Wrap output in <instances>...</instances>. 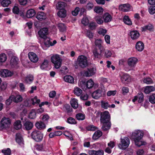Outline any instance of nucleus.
<instances>
[{"mask_svg":"<svg viewBox=\"0 0 155 155\" xmlns=\"http://www.w3.org/2000/svg\"><path fill=\"white\" fill-rule=\"evenodd\" d=\"M101 89H98L94 91L92 94L93 98L95 99H98L104 94Z\"/></svg>","mask_w":155,"mask_h":155,"instance_id":"f8f14e48","label":"nucleus"},{"mask_svg":"<svg viewBox=\"0 0 155 155\" xmlns=\"http://www.w3.org/2000/svg\"><path fill=\"white\" fill-rule=\"evenodd\" d=\"M101 107L104 109H107L110 107V104L107 101H101Z\"/></svg>","mask_w":155,"mask_h":155,"instance_id":"a18cd8bd","label":"nucleus"},{"mask_svg":"<svg viewBox=\"0 0 155 155\" xmlns=\"http://www.w3.org/2000/svg\"><path fill=\"white\" fill-rule=\"evenodd\" d=\"M88 25L89 29L92 30H95L97 26V24L94 21L91 22Z\"/></svg>","mask_w":155,"mask_h":155,"instance_id":"ea45409f","label":"nucleus"},{"mask_svg":"<svg viewBox=\"0 0 155 155\" xmlns=\"http://www.w3.org/2000/svg\"><path fill=\"white\" fill-rule=\"evenodd\" d=\"M78 85L79 87L82 88L83 90L87 89L86 83L83 81H79Z\"/></svg>","mask_w":155,"mask_h":155,"instance_id":"49530a36","label":"nucleus"},{"mask_svg":"<svg viewBox=\"0 0 155 155\" xmlns=\"http://www.w3.org/2000/svg\"><path fill=\"white\" fill-rule=\"evenodd\" d=\"M94 84V82L92 79H90L86 83L87 88L90 89L92 88Z\"/></svg>","mask_w":155,"mask_h":155,"instance_id":"09e8293b","label":"nucleus"},{"mask_svg":"<svg viewBox=\"0 0 155 155\" xmlns=\"http://www.w3.org/2000/svg\"><path fill=\"white\" fill-rule=\"evenodd\" d=\"M94 19L96 22L99 25H101L104 22L102 17L101 16H97L94 18Z\"/></svg>","mask_w":155,"mask_h":155,"instance_id":"37998d69","label":"nucleus"},{"mask_svg":"<svg viewBox=\"0 0 155 155\" xmlns=\"http://www.w3.org/2000/svg\"><path fill=\"white\" fill-rule=\"evenodd\" d=\"M97 117H99L101 115L100 121L102 123H105L109 122L110 120V115L109 112L105 111L100 113L97 112L96 114Z\"/></svg>","mask_w":155,"mask_h":155,"instance_id":"7ed1b4c3","label":"nucleus"},{"mask_svg":"<svg viewBox=\"0 0 155 155\" xmlns=\"http://www.w3.org/2000/svg\"><path fill=\"white\" fill-rule=\"evenodd\" d=\"M58 28L60 31L61 32H64L66 30V27L64 24L59 23L58 24Z\"/></svg>","mask_w":155,"mask_h":155,"instance_id":"4d7b16f0","label":"nucleus"},{"mask_svg":"<svg viewBox=\"0 0 155 155\" xmlns=\"http://www.w3.org/2000/svg\"><path fill=\"white\" fill-rule=\"evenodd\" d=\"M144 48L143 43L141 41H137L135 45V48L139 51H143Z\"/></svg>","mask_w":155,"mask_h":155,"instance_id":"a211bd4d","label":"nucleus"},{"mask_svg":"<svg viewBox=\"0 0 155 155\" xmlns=\"http://www.w3.org/2000/svg\"><path fill=\"white\" fill-rule=\"evenodd\" d=\"M24 126L27 130H30L32 129L33 126V124L30 121H26L24 124Z\"/></svg>","mask_w":155,"mask_h":155,"instance_id":"f704fd0d","label":"nucleus"},{"mask_svg":"<svg viewBox=\"0 0 155 155\" xmlns=\"http://www.w3.org/2000/svg\"><path fill=\"white\" fill-rule=\"evenodd\" d=\"M11 123V119L8 117H3L0 121V130H5L10 127Z\"/></svg>","mask_w":155,"mask_h":155,"instance_id":"20e7f679","label":"nucleus"},{"mask_svg":"<svg viewBox=\"0 0 155 155\" xmlns=\"http://www.w3.org/2000/svg\"><path fill=\"white\" fill-rule=\"evenodd\" d=\"M143 133L142 130H136L132 133L131 138L133 139L135 144L138 147L145 145L146 142L141 140L143 136Z\"/></svg>","mask_w":155,"mask_h":155,"instance_id":"f257e3e1","label":"nucleus"},{"mask_svg":"<svg viewBox=\"0 0 155 155\" xmlns=\"http://www.w3.org/2000/svg\"><path fill=\"white\" fill-rule=\"evenodd\" d=\"M21 122L20 120L16 121L14 124V128L16 130L20 129L21 128Z\"/></svg>","mask_w":155,"mask_h":155,"instance_id":"de8ad7c7","label":"nucleus"},{"mask_svg":"<svg viewBox=\"0 0 155 155\" xmlns=\"http://www.w3.org/2000/svg\"><path fill=\"white\" fill-rule=\"evenodd\" d=\"M31 101H32V104L33 105L35 104H38L40 102V100L38 99L36 96L35 97L31 99Z\"/></svg>","mask_w":155,"mask_h":155,"instance_id":"0e129e2a","label":"nucleus"},{"mask_svg":"<svg viewBox=\"0 0 155 155\" xmlns=\"http://www.w3.org/2000/svg\"><path fill=\"white\" fill-rule=\"evenodd\" d=\"M36 117V112L34 110H32L29 114V117L31 119H34Z\"/></svg>","mask_w":155,"mask_h":155,"instance_id":"5fc2aeb1","label":"nucleus"},{"mask_svg":"<svg viewBox=\"0 0 155 155\" xmlns=\"http://www.w3.org/2000/svg\"><path fill=\"white\" fill-rule=\"evenodd\" d=\"M48 61L47 60H45L40 66L42 69H45L48 67Z\"/></svg>","mask_w":155,"mask_h":155,"instance_id":"8fccbe9b","label":"nucleus"},{"mask_svg":"<svg viewBox=\"0 0 155 155\" xmlns=\"http://www.w3.org/2000/svg\"><path fill=\"white\" fill-rule=\"evenodd\" d=\"M70 104L72 107L74 109H76L78 107V100L74 98H72L70 101Z\"/></svg>","mask_w":155,"mask_h":155,"instance_id":"412c9836","label":"nucleus"},{"mask_svg":"<svg viewBox=\"0 0 155 155\" xmlns=\"http://www.w3.org/2000/svg\"><path fill=\"white\" fill-rule=\"evenodd\" d=\"M119 8L122 11L127 12L130 11L132 9V7L129 4H125L120 5Z\"/></svg>","mask_w":155,"mask_h":155,"instance_id":"9b49d317","label":"nucleus"},{"mask_svg":"<svg viewBox=\"0 0 155 155\" xmlns=\"http://www.w3.org/2000/svg\"><path fill=\"white\" fill-rule=\"evenodd\" d=\"M153 86H147L144 88V92L146 94H148L153 91Z\"/></svg>","mask_w":155,"mask_h":155,"instance_id":"a19ab883","label":"nucleus"},{"mask_svg":"<svg viewBox=\"0 0 155 155\" xmlns=\"http://www.w3.org/2000/svg\"><path fill=\"white\" fill-rule=\"evenodd\" d=\"M96 69L95 67L88 69L85 71L84 75L86 77H90L94 75L96 72Z\"/></svg>","mask_w":155,"mask_h":155,"instance_id":"dca6fc26","label":"nucleus"},{"mask_svg":"<svg viewBox=\"0 0 155 155\" xmlns=\"http://www.w3.org/2000/svg\"><path fill=\"white\" fill-rule=\"evenodd\" d=\"M36 18L40 21L45 19L46 18V14L43 12H38Z\"/></svg>","mask_w":155,"mask_h":155,"instance_id":"bb28decb","label":"nucleus"},{"mask_svg":"<svg viewBox=\"0 0 155 155\" xmlns=\"http://www.w3.org/2000/svg\"><path fill=\"white\" fill-rule=\"evenodd\" d=\"M51 61L54 64V67L56 69L59 68L61 65L62 60L58 54L53 55L51 58Z\"/></svg>","mask_w":155,"mask_h":155,"instance_id":"39448f33","label":"nucleus"},{"mask_svg":"<svg viewBox=\"0 0 155 155\" xmlns=\"http://www.w3.org/2000/svg\"><path fill=\"white\" fill-rule=\"evenodd\" d=\"M120 79L122 82L124 84H127L130 81V76L126 74L120 72Z\"/></svg>","mask_w":155,"mask_h":155,"instance_id":"1a4fd4ad","label":"nucleus"},{"mask_svg":"<svg viewBox=\"0 0 155 155\" xmlns=\"http://www.w3.org/2000/svg\"><path fill=\"white\" fill-rule=\"evenodd\" d=\"M57 15L60 18H64L67 15L66 10L65 9L59 10L57 13Z\"/></svg>","mask_w":155,"mask_h":155,"instance_id":"2f4dec72","label":"nucleus"},{"mask_svg":"<svg viewBox=\"0 0 155 155\" xmlns=\"http://www.w3.org/2000/svg\"><path fill=\"white\" fill-rule=\"evenodd\" d=\"M130 35L132 40H136L140 36V33L137 30H133L130 32Z\"/></svg>","mask_w":155,"mask_h":155,"instance_id":"f3484780","label":"nucleus"},{"mask_svg":"<svg viewBox=\"0 0 155 155\" xmlns=\"http://www.w3.org/2000/svg\"><path fill=\"white\" fill-rule=\"evenodd\" d=\"M16 142L20 145L23 144V140L21 135L20 133H17L16 135Z\"/></svg>","mask_w":155,"mask_h":155,"instance_id":"a878e982","label":"nucleus"},{"mask_svg":"<svg viewBox=\"0 0 155 155\" xmlns=\"http://www.w3.org/2000/svg\"><path fill=\"white\" fill-rule=\"evenodd\" d=\"M81 22L82 24L84 26L88 25L89 23L88 18L87 16L84 17L81 20Z\"/></svg>","mask_w":155,"mask_h":155,"instance_id":"79ce46f5","label":"nucleus"},{"mask_svg":"<svg viewBox=\"0 0 155 155\" xmlns=\"http://www.w3.org/2000/svg\"><path fill=\"white\" fill-rule=\"evenodd\" d=\"M10 98H12L13 99V101L15 103L20 102L23 99L21 96L19 95H17L16 96L12 95L10 96Z\"/></svg>","mask_w":155,"mask_h":155,"instance_id":"b1692460","label":"nucleus"},{"mask_svg":"<svg viewBox=\"0 0 155 155\" xmlns=\"http://www.w3.org/2000/svg\"><path fill=\"white\" fill-rule=\"evenodd\" d=\"M138 62V60L136 58L132 57L129 58L127 61L128 66H125L124 69L127 71L134 70Z\"/></svg>","mask_w":155,"mask_h":155,"instance_id":"f03ea898","label":"nucleus"},{"mask_svg":"<svg viewBox=\"0 0 155 155\" xmlns=\"http://www.w3.org/2000/svg\"><path fill=\"white\" fill-rule=\"evenodd\" d=\"M76 117L78 120H83L85 118V115L82 113H78L76 115Z\"/></svg>","mask_w":155,"mask_h":155,"instance_id":"3c124183","label":"nucleus"},{"mask_svg":"<svg viewBox=\"0 0 155 155\" xmlns=\"http://www.w3.org/2000/svg\"><path fill=\"white\" fill-rule=\"evenodd\" d=\"M13 74L12 72L7 69H2L0 71V75L2 77H10Z\"/></svg>","mask_w":155,"mask_h":155,"instance_id":"ddd939ff","label":"nucleus"},{"mask_svg":"<svg viewBox=\"0 0 155 155\" xmlns=\"http://www.w3.org/2000/svg\"><path fill=\"white\" fill-rule=\"evenodd\" d=\"M103 18L105 22H108L111 21L112 17L108 13H105L103 15Z\"/></svg>","mask_w":155,"mask_h":155,"instance_id":"cd10ccee","label":"nucleus"},{"mask_svg":"<svg viewBox=\"0 0 155 155\" xmlns=\"http://www.w3.org/2000/svg\"><path fill=\"white\" fill-rule=\"evenodd\" d=\"M148 11L150 14L151 15H153L155 13V6H150L148 8Z\"/></svg>","mask_w":155,"mask_h":155,"instance_id":"e2e57ef3","label":"nucleus"},{"mask_svg":"<svg viewBox=\"0 0 155 155\" xmlns=\"http://www.w3.org/2000/svg\"><path fill=\"white\" fill-rule=\"evenodd\" d=\"M149 101L152 104L155 103V94H153L149 97Z\"/></svg>","mask_w":155,"mask_h":155,"instance_id":"680f3d73","label":"nucleus"},{"mask_svg":"<svg viewBox=\"0 0 155 155\" xmlns=\"http://www.w3.org/2000/svg\"><path fill=\"white\" fill-rule=\"evenodd\" d=\"M77 63L82 68H85L88 64L87 58L83 55H81L78 57L77 59Z\"/></svg>","mask_w":155,"mask_h":155,"instance_id":"423d86ee","label":"nucleus"},{"mask_svg":"<svg viewBox=\"0 0 155 155\" xmlns=\"http://www.w3.org/2000/svg\"><path fill=\"white\" fill-rule=\"evenodd\" d=\"M38 34L39 36L43 39L46 38L47 35L48 34V29L47 28H41L38 31Z\"/></svg>","mask_w":155,"mask_h":155,"instance_id":"9d476101","label":"nucleus"},{"mask_svg":"<svg viewBox=\"0 0 155 155\" xmlns=\"http://www.w3.org/2000/svg\"><path fill=\"white\" fill-rule=\"evenodd\" d=\"M18 61V58L15 57H13L11 59L10 61V64L12 67H15L17 64Z\"/></svg>","mask_w":155,"mask_h":155,"instance_id":"c756f323","label":"nucleus"},{"mask_svg":"<svg viewBox=\"0 0 155 155\" xmlns=\"http://www.w3.org/2000/svg\"><path fill=\"white\" fill-rule=\"evenodd\" d=\"M7 59V56L5 53H2L0 54V62H4Z\"/></svg>","mask_w":155,"mask_h":155,"instance_id":"bf43d9fd","label":"nucleus"},{"mask_svg":"<svg viewBox=\"0 0 155 155\" xmlns=\"http://www.w3.org/2000/svg\"><path fill=\"white\" fill-rule=\"evenodd\" d=\"M2 152L4 153V155H10L11 151L9 148H8L7 149L2 150Z\"/></svg>","mask_w":155,"mask_h":155,"instance_id":"69168bd1","label":"nucleus"},{"mask_svg":"<svg viewBox=\"0 0 155 155\" xmlns=\"http://www.w3.org/2000/svg\"><path fill=\"white\" fill-rule=\"evenodd\" d=\"M67 122L71 124H76L77 123L75 120L72 117H70L68 118Z\"/></svg>","mask_w":155,"mask_h":155,"instance_id":"052dcab7","label":"nucleus"},{"mask_svg":"<svg viewBox=\"0 0 155 155\" xmlns=\"http://www.w3.org/2000/svg\"><path fill=\"white\" fill-rule=\"evenodd\" d=\"M11 3V2L10 0H3L1 2V5L4 7H7Z\"/></svg>","mask_w":155,"mask_h":155,"instance_id":"864d4df0","label":"nucleus"},{"mask_svg":"<svg viewBox=\"0 0 155 155\" xmlns=\"http://www.w3.org/2000/svg\"><path fill=\"white\" fill-rule=\"evenodd\" d=\"M94 11L97 13H102L103 12V9L102 7L97 6L94 8Z\"/></svg>","mask_w":155,"mask_h":155,"instance_id":"6e6d98bb","label":"nucleus"},{"mask_svg":"<svg viewBox=\"0 0 155 155\" xmlns=\"http://www.w3.org/2000/svg\"><path fill=\"white\" fill-rule=\"evenodd\" d=\"M107 32V30L103 28H99L98 30V33L100 35H104Z\"/></svg>","mask_w":155,"mask_h":155,"instance_id":"13d9d810","label":"nucleus"},{"mask_svg":"<svg viewBox=\"0 0 155 155\" xmlns=\"http://www.w3.org/2000/svg\"><path fill=\"white\" fill-rule=\"evenodd\" d=\"M44 41L43 44H42V47L43 48L44 50H46L47 48L50 47L51 45V41H50L49 38L47 37L46 38L44 39Z\"/></svg>","mask_w":155,"mask_h":155,"instance_id":"6ab92c4d","label":"nucleus"},{"mask_svg":"<svg viewBox=\"0 0 155 155\" xmlns=\"http://www.w3.org/2000/svg\"><path fill=\"white\" fill-rule=\"evenodd\" d=\"M138 100L139 103L142 102L143 100V95L142 93H140L138 94L134 97V98L132 100L133 102H134Z\"/></svg>","mask_w":155,"mask_h":155,"instance_id":"aec40b11","label":"nucleus"},{"mask_svg":"<svg viewBox=\"0 0 155 155\" xmlns=\"http://www.w3.org/2000/svg\"><path fill=\"white\" fill-rule=\"evenodd\" d=\"M123 21L125 24L127 25H132V22L128 16L125 15L124 16Z\"/></svg>","mask_w":155,"mask_h":155,"instance_id":"58836bf2","label":"nucleus"},{"mask_svg":"<svg viewBox=\"0 0 155 155\" xmlns=\"http://www.w3.org/2000/svg\"><path fill=\"white\" fill-rule=\"evenodd\" d=\"M142 81L144 83L147 84H151L153 83L152 79L149 77L144 78L142 79Z\"/></svg>","mask_w":155,"mask_h":155,"instance_id":"72a5a7b5","label":"nucleus"},{"mask_svg":"<svg viewBox=\"0 0 155 155\" xmlns=\"http://www.w3.org/2000/svg\"><path fill=\"white\" fill-rule=\"evenodd\" d=\"M33 79V76L32 75L29 74L26 77L24 81L25 83L30 84L32 82Z\"/></svg>","mask_w":155,"mask_h":155,"instance_id":"e433bc0d","label":"nucleus"},{"mask_svg":"<svg viewBox=\"0 0 155 155\" xmlns=\"http://www.w3.org/2000/svg\"><path fill=\"white\" fill-rule=\"evenodd\" d=\"M66 6V4L64 2H59L56 4V7L57 9L61 10L65 9V8Z\"/></svg>","mask_w":155,"mask_h":155,"instance_id":"5701e85b","label":"nucleus"},{"mask_svg":"<svg viewBox=\"0 0 155 155\" xmlns=\"http://www.w3.org/2000/svg\"><path fill=\"white\" fill-rule=\"evenodd\" d=\"M43 134L40 131L35 130L31 134V137L35 141L39 142L42 141L43 137Z\"/></svg>","mask_w":155,"mask_h":155,"instance_id":"0eeeda50","label":"nucleus"},{"mask_svg":"<svg viewBox=\"0 0 155 155\" xmlns=\"http://www.w3.org/2000/svg\"><path fill=\"white\" fill-rule=\"evenodd\" d=\"M86 129L89 131H94L97 129V127L93 125H90L86 127Z\"/></svg>","mask_w":155,"mask_h":155,"instance_id":"338daca9","label":"nucleus"},{"mask_svg":"<svg viewBox=\"0 0 155 155\" xmlns=\"http://www.w3.org/2000/svg\"><path fill=\"white\" fill-rule=\"evenodd\" d=\"M103 51H98V49L96 48L94 49L93 51V54L95 58H100L101 57V54Z\"/></svg>","mask_w":155,"mask_h":155,"instance_id":"473e14b6","label":"nucleus"},{"mask_svg":"<svg viewBox=\"0 0 155 155\" xmlns=\"http://www.w3.org/2000/svg\"><path fill=\"white\" fill-rule=\"evenodd\" d=\"M28 57L30 61L36 63L38 60V58L37 55L33 52H30L28 53Z\"/></svg>","mask_w":155,"mask_h":155,"instance_id":"4468645a","label":"nucleus"},{"mask_svg":"<svg viewBox=\"0 0 155 155\" xmlns=\"http://www.w3.org/2000/svg\"><path fill=\"white\" fill-rule=\"evenodd\" d=\"M35 126L36 128L39 130H44L46 127V125L42 121H37L35 124Z\"/></svg>","mask_w":155,"mask_h":155,"instance_id":"2eb2a0df","label":"nucleus"},{"mask_svg":"<svg viewBox=\"0 0 155 155\" xmlns=\"http://www.w3.org/2000/svg\"><path fill=\"white\" fill-rule=\"evenodd\" d=\"M102 134L101 131L100 130H97L94 133L92 137L93 138L94 140H96L101 137Z\"/></svg>","mask_w":155,"mask_h":155,"instance_id":"4c0bfd02","label":"nucleus"},{"mask_svg":"<svg viewBox=\"0 0 155 155\" xmlns=\"http://www.w3.org/2000/svg\"><path fill=\"white\" fill-rule=\"evenodd\" d=\"M89 155H104V153L103 150L95 151L93 150H91L88 151Z\"/></svg>","mask_w":155,"mask_h":155,"instance_id":"393cba45","label":"nucleus"},{"mask_svg":"<svg viewBox=\"0 0 155 155\" xmlns=\"http://www.w3.org/2000/svg\"><path fill=\"white\" fill-rule=\"evenodd\" d=\"M130 140L127 137H124L120 139V143L118 145L119 148L121 149L125 150L129 146Z\"/></svg>","mask_w":155,"mask_h":155,"instance_id":"6e6552de","label":"nucleus"},{"mask_svg":"<svg viewBox=\"0 0 155 155\" xmlns=\"http://www.w3.org/2000/svg\"><path fill=\"white\" fill-rule=\"evenodd\" d=\"M74 94L77 96H80L82 93V91L79 88L76 87L74 88Z\"/></svg>","mask_w":155,"mask_h":155,"instance_id":"c9c22d12","label":"nucleus"},{"mask_svg":"<svg viewBox=\"0 0 155 155\" xmlns=\"http://www.w3.org/2000/svg\"><path fill=\"white\" fill-rule=\"evenodd\" d=\"M65 81L70 83H73L74 82V78L73 77L70 75H66L64 78Z\"/></svg>","mask_w":155,"mask_h":155,"instance_id":"7c9ffc66","label":"nucleus"},{"mask_svg":"<svg viewBox=\"0 0 155 155\" xmlns=\"http://www.w3.org/2000/svg\"><path fill=\"white\" fill-rule=\"evenodd\" d=\"M102 41L101 39H97L95 40V43L96 46H97L99 50L101 51H104V49L103 46L101 45Z\"/></svg>","mask_w":155,"mask_h":155,"instance_id":"4be33fe9","label":"nucleus"},{"mask_svg":"<svg viewBox=\"0 0 155 155\" xmlns=\"http://www.w3.org/2000/svg\"><path fill=\"white\" fill-rule=\"evenodd\" d=\"M153 26L151 24H148L144 26L141 27V31H145L147 30L151 31L153 28Z\"/></svg>","mask_w":155,"mask_h":155,"instance_id":"c03bdc74","label":"nucleus"},{"mask_svg":"<svg viewBox=\"0 0 155 155\" xmlns=\"http://www.w3.org/2000/svg\"><path fill=\"white\" fill-rule=\"evenodd\" d=\"M35 12L33 9H30L28 10L26 13V17L28 18H31L35 15Z\"/></svg>","mask_w":155,"mask_h":155,"instance_id":"c85d7f7f","label":"nucleus"},{"mask_svg":"<svg viewBox=\"0 0 155 155\" xmlns=\"http://www.w3.org/2000/svg\"><path fill=\"white\" fill-rule=\"evenodd\" d=\"M103 124L102 127V129L104 131H106L110 129V124L109 122Z\"/></svg>","mask_w":155,"mask_h":155,"instance_id":"603ef678","label":"nucleus"},{"mask_svg":"<svg viewBox=\"0 0 155 155\" xmlns=\"http://www.w3.org/2000/svg\"><path fill=\"white\" fill-rule=\"evenodd\" d=\"M137 155H143L144 153V151L143 149H140L136 150Z\"/></svg>","mask_w":155,"mask_h":155,"instance_id":"774afa93","label":"nucleus"}]
</instances>
